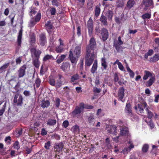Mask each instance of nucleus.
Listing matches in <instances>:
<instances>
[{
	"mask_svg": "<svg viewBox=\"0 0 159 159\" xmlns=\"http://www.w3.org/2000/svg\"><path fill=\"white\" fill-rule=\"evenodd\" d=\"M81 47L77 46L75 47L73 52L72 50L69 51V58L72 63H76L81 53Z\"/></svg>",
	"mask_w": 159,
	"mask_h": 159,
	"instance_id": "1",
	"label": "nucleus"
},
{
	"mask_svg": "<svg viewBox=\"0 0 159 159\" xmlns=\"http://www.w3.org/2000/svg\"><path fill=\"white\" fill-rule=\"evenodd\" d=\"M96 54L94 52L86 53L85 57V65L86 66H89L92 64Z\"/></svg>",
	"mask_w": 159,
	"mask_h": 159,
	"instance_id": "2",
	"label": "nucleus"
},
{
	"mask_svg": "<svg viewBox=\"0 0 159 159\" xmlns=\"http://www.w3.org/2000/svg\"><path fill=\"white\" fill-rule=\"evenodd\" d=\"M96 48V43L95 40L93 38H92L90 40L89 44L86 47V52L90 53L94 52V50Z\"/></svg>",
	"mask_w": 159,
	"mask_h": 159,
	"instance_id": "3",
	"label": "nucleus"
},
{
	"mask_svg": "<svg viewBox=\"0 0 159 159\" xmlns=\"http://www.w3.org/2000/svg\"><path fill=\"white\" fill-rule=\"evenodd\" d=\"M23 100L22 96L17 94L15 95L14 96L13 102L16 103L17 106H21L23 103Z\"/></svg>",
	"mask_w": 159,
	"mask_h": 159,
	"instance_id": "4",
	"label": "nucleus"
},
{
	"mask_svg": "<svg viewBox=\"0 0 159 159\" xmlns=\"http://www.w3.org/2000/svg\"><path fill=\"white\" fill-rule=\"evenodd\" d=\"M31 54L32 58L33 57L35 58H39L41 52L39 49H36L34 48H31L30 49Z\"/></svg>",
	"mask_w": 159,
	"mask_h": 159,
	"instance_id": "5",
	"label": "nucleus"
},
{
	"mask_svg": "<svg viewBox=\"0 0 159 159\" xmlns=\"http://www.w3.org/2000/svg\"><path fill=\"white\" fill-rule=\"evenodd\" d=\"M84 109V104L83 103H81L80 104L79 106H77L75 110L73 111V114L76 115L79 114L83 111Z\"/></svg>",
	"mask_w": 159,
	"mask_h": 159,
	"instance_id": "6",
	"label": "nucleus"
},
{
	"mask_svg": "<svg viewBox=\"0 0 159 159\" xmlns=\"http://www.w3.org/2000/svg\"><path fill=\"white\" fill-rule=\"evenodd\" d=\"M106 129L108 133L110 134H115L116 133V127L114 125H107L106 128Z\"/></svg>",
	"mask_w": 159,
	"mask_h": 159,
	"instance_id": "7",
	"label": "nucleus"
},
{
	"mask_svg": "<svg viewBox=\"0 0 159 159\" xmlns=\"http://www.w3.org/2000/svg\"><path fill=\"white\" fill-rule=\"evenodd\" d=\"M124 92L125 89L124 88L121 87L119 88L117 93L119 100L122 101L123 102H124L122 99L124 96Z\"/></svg>",
	"mask_w": 159,
	"mask_h": 159,
	"instance_id": "8",
	"label": "nucleus"
},
{
	"mask_svg": "<svg viewBox=\"0 0 159 159\" xmlns=\"http://www.w3.org/2000/svg\"><path fill=\"white\" fill-rule=\"evenodd\" d=\"M26 69V66L24 65L20 67L18 70L17 73L19 78L22 77L25 74V70Z\"/></svg>",
	"mask_w": 159,
	"mask_h": 159,
	"instance_id": "9",
	"label": "nucleus"
},
{
	"mask_svg": "<svg viewBox=\"0 0 159 159\" xmlns=\"http://www.w3.org/2000/svg\"><path fill=\"white\" fill-rule=\"evenodd\" d=\"M102 39L103 41L106 40L108 37V32L107 30L104 28L102 29L101 33Z\"/></svg>",
	"mask_w": 159,
	"mask_h": 159,
	"instance_id": "10",
	"label": "nucleus"
},
{
	"mask_svg": "<svg viewBox=\"0 0 159 159\" xmlns=\"http://www.w3.org/2000/svg\"><path fill=\"white\" fill-rule=\"evenodd\" d=\"M39 43L40 45L42 46H44L47 43L45 35L43 34H42L39 35Z\"/></svg>",
	"mask_w": 159,
	"mask_h": 159,
	"instance_id": "11",
	"label": "nucleus"
},
{
	"mask_svg": "<svg viewBox=\"0 0 159 159\" xmlns=\"http://www.w3.org/2000/svg\"><path fill=\"white\" fill-rule=\"evenodd\" d=\"M89 31V33L90 36H91L93 30V21L91 19H89L88 21L87 25Z\"/></svg>",
	"mask_w": 159,
	"mask_h": 159,
	"instance_id": "12",
	"label": "nucleus"
},
{
	"mask_svg": "<svg viewBox=\"0 0 159 159\" xmlns=\"http://www.w3.org/2000/svg\"><path fill=\"white\" fill-rule=\"evenodd\" d=\"M63 147V144L62 143H60L57 144L54 146V148L56 151L57 152H60L62 151Z\"/></svg>",
	"mask_w": 159,
	"mask_h": 159,
	"instance_id": "13",
	"label": "nucleus"
},
{
	"mask_svg": "<svg viewBox=\"0 0 159 159\" xmlns=\"http://www.w3.org/2000/svg\"><path fill=\"white\" fill-rule=\"evenodd\" d=\"M71 130L75 134H78L80 133L79 127L77 125H75L72 127Z\"/></svg>",
	"mask_w": 159,
	"mask_h": 159,
	"instance_id": "14",
	"label": "nucleus"
},
{
	"mask_svg": "<svg viewBox=\"0 0 159 159\" xmlns=\"http://www.w3.org/2000/svg\"><path fill=\"white\" fill-rule=\"evenodd\" d=\"M143 3L146 7V8H144V9L146 10L147 7L152 4L153 1L152 0H143Z\"/></svg>",
	"mask_w": 159,
	"mask_h": 159,
	"instance_id": "15",
	"label": "nucleus"
},
{
	"mask_svg": "<svg viewBox=\"0 0 159 159\" xmlns=\"http://www.w3.org/2000/svg\"><path fill=\"white\" fill-rule=\"evenodd\" d=\"M125 110L126 112L129 114L130 115L132 114L131 108L129 102L126 103Z\"/></svg>",
	"mask_w": 159,
	"mask_h": 159,
	"instance_id": "16",
	"label": "nucleus"
},
{
	"mask_svg": "<svg viewBox=\"0 0 159 159\" xmlns=\"http://www.w3.org/2000/svg\"><path fill=\"white\" fill-rule=\"evenodd\" d=\"M39 58H35L33 57L32 58L33 63L34 66L36 68H39L40 62L39 60Z\"/></svg>",
	"mask_w": 159,
	"mask_h": 159,
	"instance_id": "17",
	"label": "nucleus"
},
{
	"mask_svg": "<svg viewBox=\"0 0 159 159\" xmlns=\"http://www.w3.org/2000/svg\"><path fill=\"white\" fill-rule=\"evenodd\" d=\"M23 30L21 28L19 31L17 38V42L19 46L21 45V38L22 35Z\"/></svg>",
	"mask_w": 159,
	"mask_h": 159,
	"instance_id": "18",
	"label": "nucleus"
},
{
	"mask_svg": "<svg viewBox=\"0 0 159 159\" xmlns=\"http://www.w3.org/2000/svg\"><path fill=\"white\" fill-rule=\"evenodd\" d=\"M135 4L134 0H128L126 4L127 7L129 8H131Z\"/></svg>",
	"mask_w": 159,
	"mask_h": 159,
	"instance_id": "19",
	"label": "nucleus"
},
{
	"mask_svg": "<svg viewBox=\"0 0 159 159\" xmlns=\"http://www.w3.org/2000/svg\"><path fill=\"white\" fill-rule=\"evenodd\" d=\"M97 61L95 60L94 62L92 68L91 70V71L92 73H94L97 70Z\"/></svg>",
	"mask_w": 159,
	"mask_h": 159,
	"instance_id": "20",
	"label": "nucleus"
},
{
	"mask_svg": "<svg viewBox=\"0 0 159 159\" xmlns=\"http://www.w3.org/2000/svg\"><path fill=\"white\" fill-rule=\"evenodd\" d=\"M128 133V129L127 128H122L120 129V134L121 135H125L127 134Z\"/></svg>",
	"mask_w": 159,
	"mask_h": 159,
	"instance_id": "21",
	"label": "nucleus"
},
{
	"mask_svg": "<svg viewBox=\"0 0 159 159\" xmlns=\"http://www.w3.org/2000/svg\"><path fill=\"white\" fill-rule=\"evenodd\" d=\"M100 21L104 25H107V18L104 15H102L100 18Z\"/></svg>",
	"mask_w": 159,
	"mask_h": 159,
	"instance_id": "22",
	"label": "nucleus"
},
{
	"mask_svg": "<svg viewBox=\"0 0 159 159\" xmlns=\"http://www.w3.org/2000/svg\"><path fill=\"white\" fill-rule=\"evenodd\" d=\"M56 122L57 121L56 120L50 119L47 121V124L50 126H53L55 125Z\"/></svg>",
	"mask_w": 159,
	"mask_h": 159,
	"instance_id": "23",
	"label": "nucleus"
},
{
	"mask_svg": "<svg viewBox=\"0 0 159 159\" xmlns=\"http://www.w3.org/2000/svg\"><path fill=\"white\" fill-rule=\"evenodd\" d=\"M100 6V5H97L95 7V16L97 17L99 16L100 13L101 9Z\"/></svg>",
	"mask_w": 159,
	"mask_h": 159,
	"instance_id": "24",
	"label": "nucleus"
},
{
	"mask_svg": "<svg viewBox=\"0 0 159 159\" xmlns=\"http://www.w3.org/2000/svg\"><path fill=\"white\" fill-rule=\"evenodd\" d=\"M50 104L48 100H43L42 101L41 105L43 108L48 107Z\"/></svg>",
	"mask_w": 159,
	"mask_h": 159,
	"instance_id": "25",
	"label": "nucleus"
},
{
	"mask_svg": "<svg viewBox=\"0 0 159 159\" xmlns=\"http://www.w3.org/2000/svg\"><path fill=\"white\" fill-rule=\"evenodd\" d=\"M159 60V54H155L150 59L151 62H155Z\"/></svg>",
	"mask_w": 159,
	"mask_h": 159,
	"instance_id": "26",
	"label": "nucleus"
},
{
	"mask_svg": "<svg viewBox=\"0 0 159 159\" xmlns=\"http://www.w3.org/2000/svg\"><path fill=\"white\" fill-rule=\"evenodd\" d=\"M70 65L67 63H64L61 66V68L64 71H65L67 69H69L70 68Z\"/></svg>",
	"mask_w": 159,
	"mask_h": 159,
	"instance_id": "27",
	"label": "nucleus"
},
{
	"mask_svg": "<svg viewBox=\"0 0 159 159\" xmlns=\"http://www.w3.org/2000/svg\"><path fill=\"white\" fill-rule=\"evenodd\" d=\"M155 78L154 77H152L147 82L146 86L147 87L150 86L154 82Z\"/></svg>",
	"mask_w": 159,
	"mask_h": 159,
	"instance_id": "28",
	"label": "nucleus"
},
{
	"mask_svg": "<svg viewBox=\"0 0 159 159\" xmlns=\"http://www.w3.org/2000/svg\"><path fill=\"white\" fill-rule=\"evenodd\" d=\"M101 65L104 69H106L107 67V65L105 58H102L101 61Z\"/></svg>",
	"mask_w": 159,
	"mask_h": 159,
	"instance_id": "29",
	"label": "nucleus"
},
{
	"mask_svg": "<svg viewBox=\"0 0 159 159\" xmlns=\"http://www.w3.org/2000/svg\"><path fill=\"white\" fill-rule=\"evenodd\" d=\"M126 69L127 71L129 72L130 76L132 78H133L134 76V74L127 65H126Z\"/></svg>",
	"mask_w": 159,
	"mask_h": 159,
	"instance_id": "30",
	"label": "nucleus"
},
{
	"mask_svg": "<svg viewBox=\"0 0 159 159\" xmlns=\"http://www.w3.org/2000/svg\"><path fill=\"white\" fill-rule=\"evenodd\" d=\"M144 73L145 75L143 78L144 80H146L148 77L152 76V74L149 71L145 70L144 71Z\"/></svg>",
	"mask_w": 159,
	"mask_h": 159,
	"instance_id": "31",
	"label": "nucleus"
},
{
	"mask_svg": "<svg viewBox=\"0 0 159 159\" xmlns=\"http://www.w3.org/2000/svg\"><path fill=\"white\" fill-rule=\"evenodd\" d=\"M80 78V76L79 75L76 74L73 75L71 78L70 81L71 82H75V80H79Z\"/></svg>",
	"mask_w": 159,
	"mask_h": 159,
	"instance_id": "32",
	"label": "nucleus"
},
{
	"mask_svg": "<svg viewBox=\"0 0 159 159\" xmlns=\"http://www.w3.org/2000/svg\"><path fill=\"white\" fill-rule=\"evenodd\" d=\"M59 79L58 80L59 82L62 84V85H63L67 83L65 78L61 75H59Z\"/></svg>",
	"mask_w": 159,
	"mask_h": 159,
	"instance_id": "33",
	"label": "nucleus"
},
{
	"mask_svg": "<svg viewBox=\"0 0 159 159\" xmlns=\"http://www.w3.org/2000/svg\"><path fill=\"white\" fill-rule=\"evenodd\" d=\"M10 64V63H6L0 68V72H1L5 70Z\"/></svg>",
	"mask_w": 159,
	"mask_h": 159,
	"instance_id": "34",
	"label": "nucleus"
},
{
	"mask_svg": "<svg viewBox=\"0 0 159 159\" xmlns=\"http://www.w3.org/2000/svg\"><path fill=\"white\" fill-rule=\"evenodd\" d=\"M146 110L147 112L148 118L149 119H151L153 115V113L149 110L148 107L146 108Z\"/></svg>",
	"mask_w": 159,
	"mask_h": 159,
	"instance_id": "35",
	"label": "nucleus"
},
{
	"mask_svg": "<svg viewBox=\"0 0 159 159\" xmlns=\"http://www.w3.org/2000/svg\"><path fill=\"white\" fill-rule=\"evenodd\" d=\"M64 50L63 47L60 46H57L56 48V51L57 53H61Z\"/></svg>",
	"mask_w": 159,
	"mask_h": 159,
	"instance_id": "36",
	"label": "nucleus"
},
{
	"mask_svg": "<svg viewBox=\"0 0 159 159\" xmlns=\"http://www.w3.org/2000/svg\"><path fill=\"white\" fill-rule=\"evenodd\" d=\"M89 123L93 125H94V118L92 116H89L88 118Z\"/></svg>",
	"mask_w": 159,
	"mask_h": 159,
	"instance_id": "37",
	"label": "nucleus"
},
{
	"mask_svg": "<svg viewBox=\"0 0 159 159\" xmlns=\"http://www.w3.org/2000/svg\"><path fill=\"white\" fill-rule=\"evenodd\" d=\"M149 146L147 144H145L143 145L142 148V151L143 152H147Z\"/></svg>",
	"mask_w": 159,
	"mask_h": 159,
	"instance_id": "38",
	"label": "nucleus"
},
{
	"mask_svg": "<svg viewBox=\"0 0 159 159\" xmlns=\"http://www.w3.org/2000/svg\"><path fill=\"white\" fill-rule=\"evenodd\" d=\"M52 4L56 7L60 5L59 0H52Z\"/></svg>",
	"mask_w": 159,
	"mask_h": 159,
	"instance_id": "39",
	"label": "nucleus"
},
{
	"mask_svg": "<svg viewBox=\"0 0 159 159\" xmlns=\"http://www.w3.org/2000/svg\"><path fill=\"white\" fill-rule=\"evenodd\" d=\"M151 14L146 13L145 14L143 15L142 16V18L143 19H149L151 17Z\"/></svg>",
	"mask_w": 159,
	"mask_h": 159,
	"instance_id": "40",
	"label": "nucleus"
},
{
	"mask_svg": "<svg viewBox=\"0 0 159 159\" xmlns=\"http://www.w3.org/2000/svg\"><path fill=\"white\" fill-rule=\"evenodd\" d=\"M45 26L47 29H51L52 28V25L51 22L49 21H47V23L45 24Z\"/></svg>",
	"mask_w": 159,
	"mask_h": 159,
	"instance_id": "41",
	"label": "nucleus"
},
{
	"mask_svg": "<svg viewBox=\"0 0 159 159\" xmlns=\"http://www.w3.org/2000/svg\"><path fill=\"white\" fill-rule=\"evenodd\" d=\"M41 18V14L40 13H38L35 18V21L36 22H38L39 21Z\"/></svg>",
	"mask_w": 159,
	"mask_h": 159,
	"instance_id": "42",
	"label": "nucleus"
},
{
	"mask_svg": "<svg viewBox=\"0 0 159 159\" xmlns=\"http://www.w3.org/2000/svg\"><path fill=\"white\" fill-rule=\"evenodd\" d=\"M116 6L118 7H122L124 6V3L119 0L116 2Z\"/></svg>",
	"mask_w": 159,
	"mask_h": 159,
	"instance_id": "43",
	"label": "nucleus"
},
{
	"mask_svg": "<svg viewBox=\"0 0 159 159\" xmlns=\"http://www.w3.org/2000/svg\"><path fill=\"white\" fill-rule=\"evenodd\" d=\"M52 57H53L51 55H47L44 57L43 58V61H45L51 59Z\"/></svg>",
	"mask_w": 159,
	"mask_h": 159,
	"instance_id": "44",
	"label": "nucleus"
},
{
	"mask_svg": "<svg viewBox=\"0 0 159 159\" xmlns=\"http://www.w3.org/2000/svg\"><path fill=\"white\" fill-rule=\"evenodd\" d=\"M69 125V122L67 120H65L63 121L62 125L65 128H66Z\"/></svg>",
	"mask_w": 159,
	"mask_h": 159,
	"instance_id": "45",
	"label": "nucleus"
},
{
	"mask_svg": "<svg viewBox=\"0 0 159 159\" xmlns=\"http://www.w3.org/2000/svg\"><path fill=\"white\" fill-rule=\"evenodd\" d=\"M36 22L34 21L33 19H31L29 24V26L30 27H33L36 24Z\"/></svg>",
	"mask_w": 159,
	"mask_h": 159,
	"instance_id": "46",
	"label": "nucleus"
},
{
	"mask_svg": "<svg viewBox=\"0 0 159 159\" xmlns=\"http://www.w3.org/2000/svg\"><path fill=\"white\" fill-rule=\"evenodd\" d=\"M54 41L55 40L54 39L53 36L52 35V37L50 39V45L51 47H52L55 45L54 43Z\"/></svg>",
	"mask_w": 159,
	"mask_h": 159,
	"instance_id": "47",
	"label": "nucleus"
},
{
	"mask_svg": "<svg viewBox=\"0 0 159 159\" xmlns=\"http://www.w3.org/2000/svg\"><path fill=\"white\" fill-rule=\"evenodd\" d=\"M49 83L52 86H54L55 85V82L54 79L50 78L49 80Z\"/></svg>",
	"mask_w": 159,
	"mask_h": 159,
	"instance_id": "48",
	"label": "nucleus"
},
{
	"mask_svg": "<svg viewBox=\"0 0 159 159\" xmlns=\"http://www.w3.org/2000/svg\"><path fill=\"white\" fill-rule=\"evenodd\" d=\"M14 147L15 148L17 149H18L20 148L19 143L18 141H16L14 143Z\"/></svg>",
	"mask_w": 159,
	"mask_h": 159,
	"instance_id": "49",
	"label": "nucleus"
},
{
	"mask_svg": "<svg viewBox=\"0 0 159 159\" xmlns=\"http://www.w3.org/2000/svg\"><path fill=\"white\" fill-rule=\"evenodd\" d=\"M51 143L50 141H48L45 143L44 147L47 149H49V147L50 146Z\"/></svg>",
	"mask_w": 159,
	"mask_h": 159,
	"instance_id": "50",
	"label": "nucleus"
},
{
	"mask_svg": "<svg viewBox=\"0 0 159 159\" xmlns=\"http://www.w3.org/2000/svg\"><path fill=\"white\" fill-rule=\"evenodd\" d=\"M41 81L39 79H37L35 81V84H36V86L37 87H39Z\"/></svg>",
	"mask_w": 159,
	"mask_h": 159,
	"instance_id": "51",
	"label": "nucleus"
},
{
	"mask_svg": "<svg viewBox=\"0 0 159 159\" xmlns=\"http://www.w3.org/2000/svg\"><path fill=\"white\" fill-rule=\"evenodd\" d=\"M51 14L52 15H54L55 14L56 12V10L54 7H52L51 9L50 10Z\"/></svg>",
	"mask_w": 159,
	"mask_h": 159,
	"instance_id": "52",
	"label": "nucleus"
},
{
	"mask_svg": "<svg viewBox=\"0 0 159 159\" xmlns=\"http://www.w3.org/2000/svg\"><path fill=\"white\" fill-rule=\"evenodd\" d=\"M118 68L120 70L122 71H125V70L124 69V67L123 66L122 64L121 63L120 64H119L118 65Z\"/></svg>",
	"mask_w": 159,
	"mask_h": 159,
	"instance_id": "53",
	"label": "nucleus"
},
{
	"mask_svg": "<svg viewBox=\"0 0 159 159\" xmlns=\"http://www.w3.org/2000/svg\"><path fill=\"white\" fill-rule=\"evenodd\" d=\"M93 91L95 93H99L101 92V89H98L96 87H94L93 88Z\"/></svg>",
	"mask_w": 159,
	"mask_h": 159,
	"instance_id": "54",
	"label": "nucleus"
},
{
	"mask_svg": "<svg viewBox=\"0 0 159 159\" xmlns=\"http://www.w3.org/2000/svg\"><path fill=\"white\" fill-rule=\"evenodd\" d=\"M62 84L59 81L57 80V82H55V85L54 86L56 88H59L60 86L62 85Z\"/></svg>",
	"mask_w": 159,
	"mask_h": 159,
	"instance_id": "55",
	"label": "nucleus"
},
{
	"mask_svg": "<svg viewBox=\"0 0 159 159\" xmlns=\"http://www.w3.org/2000/svg\"><path fill=\"white\" fill-rule=\"evenodd\" d=\"M23 94L25 96H29L30 95V92L27 90L23 92Z\"/></svg>",
	"mask_w": 159,
	"mask_h": 159,
	"instance_id": "56",
	"label": "nucleus"
},
{
	"mask_svg": "<svg viewBox=\"0 0 159 159\" xmlns=\"http://www.w3.org/2000/svg\"><path fill=\"white\" fill-rule=\"evenodd\" d=\"M21 61V58L19 57L16 59V62L17 64H20Z\"/></svg>",
	"mask_w": 159,
	"mask_h": 159,
	"instance_id": "57",
	"label": "nucleus"
},
{
	"mask_svg": "<svg viewBox=\"0 0 159 159\" xmlns=\"http://www.w3.org/2000/svg\"><path fill=\"white\" fill-rule=\"evenodd\" d=\"M60 100L59 98L56 99V101L55 105L57 107H58L60 105Z\"/></svg>",
	"mask_w": 159,
	"mask_h": 159,
	"instance_id": "58",
	"label": "nucleus"
},
{
	"mask_svg": "<svg viewBox=\"0 0 159 159\" xmlns=\"http://www.w3.org/2000/svg\"><path fill=\"white\" fill-rule=\"evenodd\" d=\"M25 151L26 152V153L27 154H29L31 152L32 149L31 148L26 147Z\"/></svg>",
	"mask_w": 159,
	"mask_h": 159,
	"instance_id": "59",
	"label": "nucleus"
},
{
	"mask_svg": "<svg viewBox=\"0 0 159 159\" xmlns=\"http://www.w3.org/2000/svg\"><path fill=\"white\" fill-rule=\"evenodd\" d=\"M93 107L92 105H84V108L86 109H92L93 108Z\"/></svg>",
	"mask_w": 159,
	"mask_h": 159,
	"instance_id": "60",
	"label": "nucleus"
},
{
	"mask_svg": "<svg viewBox=\"0 0 159 159\" xmlns=\"http://www.w3.org/2000/svg\"><path fill=\"white\" fill-rule=\"evenodd\" d=\"M11 140V137L10 136L7 137L5 138V141L9 143H10Z\"/></svg>",
	"mask_w": 159,
	"mask_h": 159,
	"instance_id": "61",
	"label": "nucleus"
},
{
	"mask_svg": "<svg viewBox=\"0 0 159 159\" xmlns=\"http://www.w3.org/2000/svg\"><path fill=\"white\" fill-rule=\"evenodd\" d=\"M155 99L154 101L156 102H158L159 100V94L156 95H155Z\"/></svg>",
	"mask_w": 159,
	"mask_h": 159,
	"instance_id": "62",
	"label": "nucleus"
},
{
	"mask_svg": "<svg viewBox=\"0 0 159 159\" xmlns=\"http://www.w3.org/2000/svg\"><path fill=\"white\" fill-rule=\"evenodd\" d=\"M148 124L150 126L151 128H154V125L152 120H150L148 123Z\"/></svg>",
	"mask_w": 159,
	"mask_h": 159,
	"instance_id": "63",
	"label": "nucleus"
},
{
	"mask_svg": "<svg viewBox=\"0 0 159 159\" xmlns=\"http://www.w3.org/2000/svg\"><path fill=\"white\" fill-rule=\"evenodd\" d=\"M47 134V131L44 129H42L41 130V134L42 135H46Z\"/></svg>",
	"mask_w": 159,
	"mask_h": 159,
	"instance_id": "64",
	"label": "nucleus"
}]
</instances>
